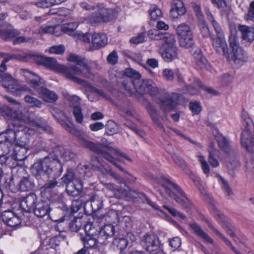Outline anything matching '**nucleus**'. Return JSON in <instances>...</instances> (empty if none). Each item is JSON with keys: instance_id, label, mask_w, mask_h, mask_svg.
<instances>
[{"instance_id": "1", "label": "nucleus", "mask_w": 254, "mask_h": 254, "mask_svg": "<svg viewBox=\"0 0 254 254\" xmlns=\"http://www.w3.org/2000/svg\"><path fill=\"white\" fill-rule=\"evenodd\" d=\"M51 112L54 118L57 120L65 129L78 137L80 143L82 145L98 154L101 155L103 158L112 163L121 172L126 173L127 172L117 162V160L121 161V157L131 162V159L125 153L112 147L110 145V144L104 142L103 140H102V143H94L87 140L82 136L80 131L75 128L73 124L71 123L68 124L63 119L64 115L62 111L57 109H53Z\"/></svg>"}, {"instance_id": "2", "label": "nucleus", "mask_w": 254, "mask_h": 254, "mask_svg": "<svg viewBox=\"0 0 254 254\" xmlns=\"http://www.w3.org/2000/svg\"><path fill=\"white\" fill-rule=\"evenodd\" d=\"M31 171L37 179L44 176H47V181L40 188L41 194L44 198L53 200L54 197L57 194L54 189L59 187L57 179L63 171L62 165L57 157L48 156L35 163L32 166Z\"/></svg>"}, {"instance_id": "3", "label": "nucleus", "mask_w": 254, "mask_h": 254, "mask_svg": "<svg viewBox=\"0 0 254 254\" xmlns=\"http://www.w3.org/2000/svg\"><path fill=\"white\" fill-rule=\"evenodd\" d=\"M125 76L128 77L124 79L122 85L127 95L131 96L136 92L140 94H149L151 97H156L159 90L151 79H141L140 74L132 68L126 69Z\"/></svg>"}, {"instance_id": "4", "label": "nucleus", "mask_w": 254, "mask_h": 254, "mask_svg": "<svg viewBox=\"0 0 254 254\" xmlns=\"http://www.w3.org/2000/svg\"><path fill=\"white\" fill-rule=\"evenodd\" d=\"M21 105H18L13 107L5 106L0 108V114L3 117L13 119L10 124L14 122L18 123H30L32 126L41 129L47 133H50L52 131L51 127L48 125L47 122L42 118L37 117L33 121L29 119L27 113L22 112Z\"/></svg>"}, {"instance_id": "5", "label": "nucleus", "mask_w": 254, "mask_h": 254, "mask_svg": "<svg viewBox=\"0 0 254 254\" xmlns=\"http://www.w3.org/2000/svg\"><path fill=\"white\" fill-rule=\"evenodd\" d=\"M34 133L32 129L14 122L8 125L5 131V139L10 143L15 142V145L29 147V136Z\"/></svg>"}, {"instance_id": "6", "label": "nucleus", "mask_w": 254, "mask_h": 254, "mask_svg": "<svg viewBox=\"0 0 254 254\" xmlns=\"http://www.w3.org/2000/svg\"><path fill=\"white\" fill-rule=\"evenodd\" d=\"M68 61L76 63L75 65H71V75L73 76H82L92 80H94L95 75L91 72V69H99V65L97 62L89 61L85 58L74 55H70Z\"/></svg>"}, {"instance_id": "7", "label": "nucleus", "mask_w": 254, "mask_h": 254, "mask_svg": "<svg viewBox=\"0 0 254 254\" xmlns=\"http://www.w3.org/2000/svg\"><path fill=\"white\" fill-rule=\"evenodd\" d=\"M80 5L83 9L86 10H96L88 18L90 23H107L115 19L116 14L114 10L107 8L103 3L90 5L86 2H83Z\"/></svg>"}, {"instance_id": "8", "label": "nucleus", "mask_w": 254, "mask_h": 254, "mask_svg": "<svg viewBox=\"0 0 254 254\" xmlns=\"http://www.w3.org/2000/svg\"><path fill=\"white\" fill-rule=\"evenodd\" d=\"M158 182L165 190L170 197L185 208H190L192 205L186 193L177 184L171 181L165 176H161Z\"/></svg>"}, {"instance_id": "9", "label": "nucleus", "mask_w": 254, "mask_h": 254, "mask_svg": "<svg viewBox=\"0 0 254 254\" xmlns=\"http://www.w3.org/2000/svg\"><path fill=\"white\" fill-rule=\"evenodd\" d=\"M23 73L27 81L29 82L43 99L49 102L56 101L58 96L56 93L44 87L45 83L38 75L30 71L27 69H23Z\"/></svg>"}, {"instance_id": "10", "label": "nucleus", "mask_w": 254, "mask_h": 254, "mask_svg": "<svg viewBox=\"0 0 254 254\" xmlns=\"http://www.w3.org/2000/svg\"><path fill=\"white\" fill-rule=\"evenodd\" d=\"M7 13L0 14V37L7 40L10 38L16 37L13 41L14 44L22 43H33L34 39L31 37L20 36V32L12 28V26L3 21V19L7 16Z\"/></svg>"}, {"instance_id": "11", "label": "nucleus", "mask_w": 254, "mask_h": 254, "mask_svg": "<svg viewBox=\"0 0 254 254\" xmlns=\"http://www.w3.org/2000/svg\"><path fill=\"white\" fill-rule=\"evenodd\" d=\"M217 141L219 147L224 153V158L227 167L230 169H235L239 166L240 163L236 159L235 153L231 148L227 139L223 136L218 138Z\"/></svg>"}, {"instance_id": "12", "label": "nucleus", "mask_w": 254, "mask_h": 254, "mask_svg": "<svg viewBox=\"0 0 254 254\" xmlns=\"http://www.w3.org/2000/svg\"><path fill=\"white\" fill-rule=\"evenodd\" d=\"M43 65L62 73L66 78L73 81L79 82L80 81L78 77L73 76L71 75V66L66 67L64 65L59 64L54 58L46 57Z\"/></svg>"}, {"instance_id": "13", "label": "nucleus", "mask_w": 254, "mask_h": 254, "mask_svg": "<svg viewBox=\"0 0 254 254\" xmlns=\"http://www.w3.org/2000/svg\"><path fill=\"white\" fill-rule=\"evenodd\" d=\"M0 81L8 91L15 95L20 96L27 88L17 84V81L8 73H0Z\"/></svg>"}, {"instance_id": "14", "label": "nucleus", "mask_w": 254, "mask_h": 254, "mask_svg": "<svg viewBox=\"0 0 254 254\" xmlns=\"http://www.w3.org/2000/svg\"><path fill=\"white\" fill-rule=\"evenodd\" d=\"M148 35L151 39L155 40H163L162 46H176V39L174 35L169 33H163L157 29H152L148 31Z\"/></svg>"}, {"instance_id": "15", "label": "nucleus", "mask_w": 254, "mask_h": 254, "mask_svg": "<svg viewBox=\"0 0 254 254\" xmlns=\"http://www.w3.org/2000/svg\"><path fill=\"white\" fill-rule=\"evenodd\" d=\"M178 99V94L167 93L164 97L158 100L157 103L164 112H167L175 108L177 104Z\"/></svg>"}, {"instance_id": "16", "label": "nucleus", "mask_w": 254, "mask_h": 254, "mask_svg": "<svg viewBox=\"0 0 254 254\" xmlns=\"http://www.w3.org/2000/svg\"><path fill=\"white\" fill-rule=\"evenodd\" d=\"M241 140L242 145L248 150L249 146H254V125L244 127Z\"/></svg>"}, {"instance_id": "17", "label": "nucleus", "mask_w": 254, "mask_h": 254, "mask_svg": "<svg viewBox=\"0 0 254 254\" xmlns=\"http://www.w3.org/2000/svg\"><path fill=\"white\" fill-rule=\"evenodd\" d=\"M212 45L216 52L226 55L228 53V48L225 36L215 37L213 35L210 36Z\"/></svg>"}, {"instance_id": "18", "label": "nucleus", "mask_w": 254, "mask_h": 254, "mask_svg": "<svg viewBox=\"0 0 254 254\" xmlns=\"http://www.w3.org/2000/svg\"><path fill=\"white\" fill-rule=\"evenodd\" d=\"M38 201L37 195L34 193H30L21 201L20 207L24 212H30L34 210Z\"/></svg>"}, {"instance_id": "19", "label": "nucleus", "mask_w": 254, "mask_h": 254, "mask_svg": "<svg viewBox=\"0 0 254 254\" xmlns=\"http://www.w3.org/2000/svg\"><path fill=\"white\" fill-rule=\"evenodd\" d=\"M186 12V8L181 0H173L171 2L170 15L173 19H178Z\"/></svg>"}, {"instance_id": "20", "label": "nucleus", "mask_w": 254, "mask_h": 254, "mask_svg": "<svg viewBox=\"0 0 254 254\" xmlns=\"http://www.w3.org/2000/svg\"><path fill=\"white\" fill-rule=\"evenodd\" d=\"M160 53L166 62H170L178 57L177 48L176 46H162L160 49Z\"/></svg>"}, {"instance_id": "21", "label": "nucleus", "mask_w": 254, "mask_h": 254, "mask_svg": "<svg viewBox=\"0 0 254 254\" xmlns=\"http://www.w3.org/2000/svg\"><path fill=\"white\" fill-rule=\"evenodd\" d=\"M157 237L154 235H145L141 240L140 244L147 251H152L157 249L158 246Z\"/></svg>"}, {"instance_id": "22", "label": "nucleus", "mask_w": 254, "mask_h": 254, "mask_svg": "<svg viewBox=\"0 0 254 254\" xmlns=\"http://www.w3.org/2000/svg\"><path fill=\"white\" fill-rule=\"evenodd\" d=\"M51 210L50 203L48 201L39 200L35 206L33 210L34 214L38 217H43L48 215L50 216V212Z\"/></svg>"}, {"instance_id": "23", "label": "nucleus", "mask_w": 254, "mask_h": 254, "mask_svg": "<svg viewBox=\"0 0 254 254\" xmlns=\"http://www.w3.org/2000/svg\"><path fill=\"white\" fill-rule=\"evenodd\" d=\"M2 221L8 226L15 227L21 223L20 218L11 211H4L1 215Z\"/></svg>"}, {"instance_id": "24", "label": "nucleus", "mask_w": 254, "mask_h": 254, "mask_svg": "<svg viewBox=\"0 0 254 254\" xmlns=\"http://www.w3.org/2000/svg\"><path fill=\"white\" fill-rule=\"evenodd\" d=\"M115 231V227L113 225L111 224L105 225L103 228L99 230L98 233V238L100 244L106 245L107 244L106 240L113 236Z\"/></svg>"}, {"instance_id": "25", "label": "nucleus", "mask_w": 254, "mask_h": 254, "mask_svg": "<svg viewBox=\"0 0 254 254\" xmlns=\"http://www.w3.org/2000/svg\"><path fill=\"white\" fill-rule=\"evenodd\" d=\"M108 38L104 33H95L92 36V47L94 50L99 49L107 45Z\"/></svg>"}, {"instance_id": "26", "label": "nucleus", "mask_w": 254, "mask_h": 254, "mask_svg": "<svg viewBox=\"0 0 254 254\" xmlns=\"http://www.w3.org/2000/svg\"><path fill=\"white\" fill-rule=\"evenodd\" d=\"M231 57L234 63L240 65L243 64L248 61V57L244 51L240 47L232 50Z\"/></svg>"}, {"instance_id": "27", "label": "nucleus", "mask_w": 254, "mask_h": 254, "mask_svg": "<svg viewBox=\"0 0 254 254\" xmlns=\"http://www.w3.org/2000/svg\"><path fill=\"white\" fill-rule=\"evenodd\" d=\"M189 226L196 235L207 243L213 244L214 240L202 229L197 223H190Z\"/></svg>"}, {"instance_id": "28", "label": "nucleus", "mask_w": 254, "mask_h": 254, "mask_svg": "<svg viewBox=\"0 0 254 254\" xmlns=\"http://www.w3.org/2000/svg\"><path fill=\"white\" fill-rule=\"evenodd\" d=\"M83 189V184L81 180L75 179L70 186L66 187L67 193L72 196L79 194Z\"/></svg>"}, {"instance_id": "29", "label": "nucleus", "mask_w": 254, "mask_h": 254, "mask_svg": "<svg viewBox=\"0 0 254 254\" xmlns=\"http://www.w3.org/2000/svg\"><path fill=\"white\" fill-rule=\"evenodd\" d=\"M146 109L155 125L164 131V127L159 119V114L155 108L147 101L146 102Z\"/></svg>"}, {"instance_id": "30", "label": "nucleus", "mask_w": 254, "mask_h": 254, "mask_svg": "<svg viewBox=\"0 0 254 254\" xmlns=\"http://www.w3.org/2000/svg\"><path fill=\"white\" fill-rule=\"evenodd\" d=\"M193 56L195 59L197 68L207 69L208 68L207 61L202 55L200 49H196L193 54Z\"/></svg>"}, {"instance_id": "31", "label": "nucleus", "mask_w": 254, "mask_h": 254, "mask_svg": "<svg viewBox=\"0 0 254 254\" xmlns=\"http://www.w3.org/2000/svg\"><path fill=\"white\" fill-rule=\"evenodd\" d=\"M209 228L211 229L217 235H218L236 254H243L233 245L231 241L226 238L220 232L216 229L212 223L209 220L205 221Z\"/></svg>"}, {"instance_id": "32", "label": "nucleus", "mask_w": 254, "mask_h": 254, "mask_svg": "<svg viewBox=\"0 0 254 254\" xmlns=\"http://www.w3.org/2000/svg\"><path fill=\"white\" fill-rule=\"evenodd\" d=\"M239 30L241 32L244 40L252 43L254 40V28L246 25H240Z\"/></svg>"}, {"instance_id": "33", "label": "nucleus", "mask_w": 254, "mask_h": 254, "mask_svg": "<svg viewBox=\"0 0 254 254\" xmlns=\"http://www.w3.org/2000/svg\"><path fill=\"white\" fill-rule=\"evenodd\" d=\"M78 79L80 80L79 82L77 81H74L77 84H80L81 85H83L85 87H87L89 88L93 93H96L101 97L104 98L106 100L110 101L111 98L110 96L108 94H107L103 90L101 89H98L96 88L95 87L91 85L89 83L85 81V80H83L82 79H81L78 77Z\"/></svg>"}, {"instance_id": "34", "label": "nucleus", "mask_w": 254, "mask_h": 254, "mask_svg": "<svg viewBox=\"0 0 254 254\" xmlns=\"http://www.w3.org/2000/svg\"><path fill=\"white\" fill-rule=\"evenodd\" d=\"M144 195L142 193H138L136 191L130 190H126L123 189L121 192V194L119 195L117 193L118 198L125 199L127 201H133L134 199L140 197L141 196Z\"/></svg>"}, {"instance_id": "35", "label": "nucleus", "mask_w": 254, "mask_h": 254, "mask_svg": "<svg viewBox=\"0 0 254 254\" xmlns=\"http://www.w3.org/2000/svg\"><path fill=\"white\" fill-rule=\"evenodd\" d=\"M14 59L24 62V55H9L6 53L0 64V73H5L4 72L6 70V63L10 60Z\"/></svg>"}, {"instance_id": "36", "label": "nucleus", "mask_w": 254, "mask_h": 254, "mask_svg": "<svg viewBox=\"0 0 254 254\" xmlns=\"http://www.w3.org/2000/svg\"><path fill=\"white\" fill-rule=\"evenodd\" d=\"M78 26V24L76 22L64 23L62 25L61 27H60L59 30H62L64 33L70 36L76 37V35L78 32L76 31Z\"/></svg>"}, {"instance_id": "37", "label": "nucleus", "mask_w": 254, "mask_h": 254, "mask_svg": "<svg viewBox=\"0 0 254 254\" xmlns=\"http://www.w3.org/2000/svg\"><path fill=\"white\" fill-rule=\"evenodd\" d=\"M29 147L15 145L13 149L12 157L14 159L18 161H23L27 158L26 153Z\"/></svg>"}, {"instance_id": "38", "label": "nucleus", "mask_w": 254, "mask_h": 254, "mask_svg": "<svg viewBox=\"0 0 254 254\" xmlns=\"http://www.w3.org/2000/svg\"><path fill=\"white\" fill-rule=\"evenodd\" d=\"M90 205L93 213H97L103 208V200L96 194L92 195L90 198Z\"/></svg>"}, {"instance_id": "39", "label": "nucleus", "mask_w": 254, "mask_h": 254, "mask_svg": "<svg viewBox=\"0 0 254 254\" xmlns=\"http://www.w3.org/2000/svg\"><path fill=\"white\" fill-rule=\"evenodd\" d=\"M206 14L207 16L208 20L212 23L216 34V37L225 36L222 28L220 24L215 21L212 14L210 13L208 8H206Z\"/></svg>"}, {"instance_id": "40", "label": "nucleus", "mask_w": 254, "mask_h": 254, "mask_svg": "<svg viewBox=\"0 0 254 254\" xmlns=\"http://www.w3.org/2000/svg\"><path fill=\"white\" fill-rule=\"evenodd\" d=\"M180 46L185 49L193 48L194 45L193 34L178 38Z\"/></svg>"}, {"instance_id": "41", "label": "nucleus", "mask_w": 254, "mask_h": 254, "mask_svg": "<svg viewBox=\"0 0 254 254\" xmlns=\"http://www.w3.org/2000/svg\"><path fill=\"white\" fill-rule=\"evenodd\" d=\"M18 186L21 191H29L34 188V183L29 177H24L20 181Z\"/></svg>"}, {"instance_id": "42", "label": "nucleus", "mask_w": 254, "mask_h": 254, "mask_svg": "<svg viewBox=\"0 0 254 254\" xmlns=\"http://www.w3.org/2000/svg\"><path fill=\"white\" fill-rule=\"evenodd\" d=\"M81 239L83 243L84 248L86 250L95 248L98 243L100 244L98 236L96 238H94V236L86 235L84 237H81Z\"/></svg>"}, {"instance_id": "43", "label": "nucleus", "mask_w": 254, "mask_h": 254, "mask_svg": "<svg viewBox=\"0 0 254 254\" xmlns=\"http://www.w3.org/2000/svg\"><path fill=\"white\" fill-rule=\"evenodd\" d=\"M162 76L165 80L169 81H173L175 76H176L179 80L181 78V74L178 69H172L169 68L162 70Z\"/></svg>"}, {"instance_id": "44", "label": "nucleus", "mask_w": 254, "mask_h": 254, "mask_svg": "<svg viewBox=\"0 0 254 254\" xmlns=\"http://www.w3.org/2000/svg\"><path fill=\"white\" fill-rule=\"evenodd\" d=\"M60 27L58 26H42L38 30H36L35 33L36 34H51L56 36H59L60 33L58 32Z\"/></svg>"}, {"instance_id": "45", "label": "nucleus", "mask_w": 254, "mask_h": 254, "mask_svg": "<svg viewBox=\"0 0 254 254\" xmlns=\"http://www.w3.org/2000/svg\"><path fill=\"white\" fill-rule=\"evenodd\" d=\"M46 57L33 53L24 54V62H35L38 64L44 65Z\"/></svg>"}, {"instance_id": "46", "label": "nucleus", "mask_w": 254, "mask_h": 254, "mask_svg": "<svg viewBox=\"0 0 254 254\" xmlns=\"http://www.w3.org/2000/svg\"><path fill=\"white\" fill-rule=\"evenodd\" d=\"M176 33L178 38L193 34L190 27L185 23H181L177 27Z\"/></svg>"}, {"instance_id": "47", "label": "nucleus", "mask_w": 254, "mask_h": 254, "mask_svg": "<svg viewBox=\"0 0 254 254\" xmlns=\"http://www.w3.org/2000/svg\"><path fill=\"white\" fill-rule=\"evenodd\" d=\"M203 87L201 82L198 79H194L193 82L188 86V92L192 95L198 94L199 93V88Z\"/></svg>"}, {"instance_id": "48", "label": "nucleus", "mask_w": 254, "mask_h": 254, "mask_svg": "<svg viewBox=\"0 0 254 254\" xmlns=\"http://www.w3.org/2000/svg\"><path fill=\"white\" fill-rule=\"evenodd\" d=\"M66 0H42L35 3V5L40 8H47L56 4H60Z\"/></svg>"}, {"instance_id": "49", "label": "nucleus", "mask_w": 254, "mask_h": 254, "mask_svg": "<svg viewBox=\"0 0 254 254\" xmlns=\"http://www.w3.org/2000/svg\"><path fill=\"white\" fill-rule=\"evenodd\" d=\"M91 163L93 170L101 172L102 174L107 166L103 164L98 157L92 156L91 160Z\"/></svg>"}, {"instance_id": "50", "label": "nucleus", "mask_w": 254, "mask_h": 254, "mask_svg": "<svg viewBox=\"0 0 254 254\" xmlns=\"http://www.w3.org/2000/svg\"><path fill=\"white\" fill-rule=\"evenodd\" d=\"M172 158L174 163L186 173L187 172L188 168L186 165L185 161L181 157L180 155L176 153L172 154Z\"/></svg>"}, {"instance_id": "51", "label": "nucleus", "mask_w": 254, "mask_h": 254, "mask_svg": "<svg viewBox=\"0 0 254 254\" xmlns=\"http://www.w3.org/2000/svg\"><path fill=\"white\" fill-rule=\"evenodd\" d=\"M96 222H89L85 225L84 228L86 235L95 236L98 231Z\"/></svg>"}, {"instance_id": "52", "label": "nucleus", "mask_w": 254, "mask_h": 254, "mask_svg": "<svg viewBox=\"0 0 254 254\" xmlns=\"http://www.w3.org/2000/svg\"><path fill=\"white\" fill-rule=\"evenodd\" d=\"M75 179L73 172L70 170H68L66 174L61 178L63 183L62 185L64 184L66 185V187L70 186Z\"/></svg>"}, {"instance_id": "53", "label": "nucleus", "mask_w": 254, "mask_h": 254, "mask_svg": "<svg viewBox=\"0 0 254 254\" xmlns=\"http://www.w3.org/2000/svg\"><path fill=\"white\" fill-rule=\"evenodd\" d=\"M217 150L213 147H210L209 149V162L213 167H217L219 165L218 160L214 157L217 155Z\"/></svg>"}, {"instance_id": "54", "label": "nucleus", "mask_w": 254, "mask_h": 254, "mask_svg": "<svg viewBox=\"0 0 254 254\" xmlns=\"http://www.w3.org/2000/svg\"><path fill=\"white\" fill-rule=\"evenodd\" d=\"M149 11L150 19L152 20H156L162 16L161 10L156 5H152Z\"/></svg>"}, {"instance_id": "55", "label": "nucleus", "mask_w": 254, "mask_h": 254, "mask_svg": "<svg viewBox=\"0 0 254 254\" xmlns=\"http://www.w3.org/2000/svg\"><path fill=\"white\" fill-rule=\"evenodd\" d=\"M25 101L31 107L41 108L42 103L37 99L31 96H25L24 97Z\"/></svg>"}, {"instance_id": "56", "label": "nucleus", "mask_w": 254, "mask_h": 254, "mask_svg": "<svg viewBox=\"0 0 254 254\" xmlns=\"http://www.w3.org/2000/svg\"><path fill=\"white\" fill-rule=\"evenodd\" d=\"M124 126L131 129L135 132L137 134L141 137L145 135V132L143 130L138 128L137 126L132 122H127L124 124Z\"/></svg>"}, {"instance_id": "57", "label": "nucleus", "mask_w": 254, "mask_h": 254, "mask_svg": "<svg viewBox=\"0 0 254 254\" xmlns=\"http://www.w3.org/2000/svg\"><path fill=\"white\" fill-rule=\"evenodd\" d=\"M81 220L79 218L74 217L69 223V227L72 231L76 232L80 229L81 227Z\"/></svg>"}, {"instance_id": "58", "label": "nucleus", "mask_w": 254, "mask_h": 254, "mask_svg": "<svg viewBox=\"0 0 254 254\" xmlns=\"http://www.w3.org/2000/svg\"><path fill=\"white\" fill-rule=\"evenodd\" d=\"M199 27L200 32L203 37H207L208 35H211L209 32V27L206 21L204 20H201L199 22Z\"/></svg>"}, {"instance_id": "59", "label": "nucleus", "mask_w": 254, "mask_h": 254, "mask_svg": "<svg viewBox=\"0 0 254 254\" xmlns=\"http://www.w3.org/2000/svg\"><path fill=\"white\" fill-rule=\"evenodd\" d=\"M73 114L76 122L78 124H82L83 122V116L81 108L80 107H73Z\"/></svg>"}, {"instance_id": "60", "label": "nucleus", "mask_w": 254, "mask_h": 254, "mask_svg": "<svg viewBox=\"0 0 254 254\" xmlns=\"http://www.w3.org/2000/svg\"><path fill=\"white\" fill-rule=\"evenodd\" d=\"M109 174L112 177L115 179L118 182V183H119L120 184H123L125 186H126V185L124 182V179L119 177L115 172L113 171L111 169H109L107 166L104 169V171L103 173V174Z\"/></svg>"}, {"instance_id": "61", "label": "nucleus", "mask_w": 254, "mask_h": 254, "mask_svg": "<svg viewBox=\"0 0 254 254\" xmlns=\"http://www.w3.org/2000/svg\"><path fill=\"white\" fill-rule=\"evenodd\" d=\"M113 243L116 245L121 251L124 250L128 244V240L125 238L116 239L114 240Z\"/></svg>"}, {"instance_id": "62", "label": "nucleus", "mask_w": 254, "mask_h": 254, "mask_svg": "<svg viewBox=\"0 0 254 254\" xmlns=\"http://www.w3.org/2000/svg\"><path fill=\"white\" fill-rule=\"evenodd\" d=\"M189 108L193 115H198L201 111V107L198 101L190 102Z\"/></svg>"}, {"instance_id": "63", "label": "nucleus", "mask_w": 254, "mask_h": 254, "mask_svg": "<svg viewBox=\"0 0 254 254\" xmlns=\"http://www.w3.org/2000/svg\"><path fill=\"white\" fill-rule=\"evenodd\" d=\"M65 98L70 102V104L74 107H79L80 99L76 95H70L67 93L65 96Z\"/></svg>"}, {"instance_id": "64", "label": "nucleus", "mask_w": 254, "mask_h": 254, "mask_svg": "<svg viewBox=\"0 0 254 254\" xmlns=\"http://www.w3.org/2000/svg\"><path fill=\"white\" fill-rule=\"evenodd\" d=\"M245 19L247 20L254 21V0L250 3L248 12L245 15Z\"/></svg>"}]
</instances>
